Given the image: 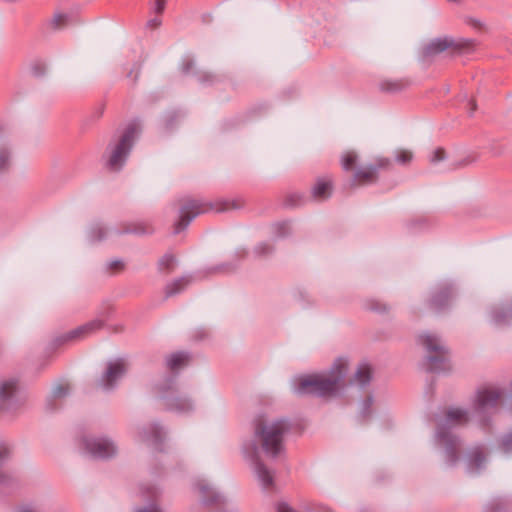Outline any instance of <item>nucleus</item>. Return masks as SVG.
<instances>
[{
    "label": "nucleus",
    "mask_w": 512,
    "mask_h": 512,
    "mask_svg": "<svg viewBox=\"0 0 512 512\" xmlns=\"http://www.w3.org/2000/svg\"><path fill=\"white\" fill-rule=\"evenodd\" d=\"M451 458H452V461H454V460H455V456H454V454H453V453H451Z\"/></svg>",
    "instance_id": "a19ab883"
},
{
    "label": "nucleus",
    "mask_w": 512,
    "mask_h": 512,
    "mask_svg": "<svg viewBox=\"0 0 512 512\" xmlns=\"http://www.w3.org/2000/svg\"><path fill=\"white\" fill-rule=\"evenodd\" d=\"M372 378V369L371 367L366 364H360L355 375H354V382L363 387L369 384L370 380Z\"/></svg>",
    "instance_id": "2eb2a0df"
},
{
    "label": "nucleus",
    "mask_w": 512,
    "mask_h": 512,
    "mask_svg": "<svg viewBox=\"0 0 512 512\" xmlns=\"http://www.w3.org/2000/svg\"><path fill=\"white\" fill-rule=\"evenodd\" d=\"M141 70L142 64L140 62H136L132 65L130 71L127 73V77L131 79L133 84H136L138 82Z\"/></svg>",
    "instance_id": "393cba45"
},
{
    "label": "nucleus",
    "mask_w": 512,
    "mask_h": 512,
    "mask_svg": "<svg viewBox=\"0 0 512 512\" xmlns=\"http://www.w3.org/2000/svg\"><path fill=\"white\" fill-rule=\"evenodd\" d=\"M453 44L454 41L448 37L434 39L424 48V56H435L447 49L453 48Z\"/></svg>",
    "instance_id": "9b49d317"
},
{
    "label": "nucleus",
    "mask_w": 512,
    "mask_h": 512,
    "mask_svg": "<svg viewBox=\"0 0 512 512\" xmlns=\"http://www.w3.org/2000/svg\"><path fill=\"white\" fill-rule=\"evenodd\" d=\"M190 282H191V279L188 277H181V278L171 281L165 287L166 296L170 297V296H173V295L181 292L189 285Z\"/></svg>",
    "instance_id": "dca6fc26"
},
{
    "label": "nucleus",
    "mask_w": 512,
    "mask_h": 512,
    "mask_svg": "<svg viewBox=\"0 0 512 512\" xmlns=\"http://www.w3.org/2000/svg\"><path fill=\"white\" fill-rule=\"evenodd\" d=\"M469 23H470V25H472L475 28H481L482 27V23L479 20L472 19V20H470Z\"/></svg>",
    "instance_id": "c9c22d12"
},
{
    "label": "nucleus",
    "mask_w": 512,
    "mask_h": 512,
    "mask_svg": "<svg viewBox=\"0 0 512 512\" xmlns=\"http://www.w3.org/2000/svg\"><path fill=\"white\" fill-rule=\"evenodd\" d=\"M104 326V321L101 319L91 320L75 329L70 330L64 335L66 341L69 340H81L84 339L97 331L101 330Z\"/></svg>",
    "instance_id": "1a4fd4ad"
},
{
    "label": "nucleus",
    "mask_w": 512,
    "mask_h": 512,
    "mask_svg": "<svg viewBox=\"0 0 512 512\" xmlns=\"http://www.w3.org/2000/svg\"><path fill=\"white\" fill-rule=\"evenodd\" d=\"M473 160L466 161L465 164L472 163Z\"/></svg>",
    "instance_id": "79ce46f5"
},
{
    "label": "nucleus",
    "mask_w": 512,
    "mask_h": 512,
    "mask_svg": "<svg viewBox=\"0 0 512 512\" xmlns=\"http://www.w3.org/2000/svg\"><path fill=\"white\" fill-rule=\"evenodd\" d=\"M161 25V19L159 17H155L147 22V26L150 28H157Z\"/></svg>",
    "instance_id": "72a5a7b5"
},
{
    "label": "nucleus",
    "mask_w": 512,
    "mask_h": 512,
    "mask_svg": "<svg viewBox=\"0 0 512 512\" xmlns=\"http://www.w3.org/2000/svg\"><path fill=\"white\" fill-rule=\"evenodd\" d=\"M189 361V356L183 352H177L170 355L167 359V366L171 370L179 369L185 366Z\"/></svg>",
    "instance_id": "6ab92c4d"
},
{
    "label": "nucleus",
    "mask_w": 512,
    "mask_h": 512,
    "mask_svg": "<svg viewBox=\"0 0 512 512\" xmlns=\"http://www.w3.org/2000/svg\"><path fill=\"white\" fill-rule=\"evenodd\" d=\"M242 207V203L237 201H215V202H200L196 200H187L180 209L179 220L174 225V233L178 234L188 227L190 222L198 215L207 213L209 211L224 212L231 209H238Z\"/></svg>",
    "instance_id": "7ed1b4c3"
},
{
    "label": "nucleus",
    "mask_w": 512,
    "mask_h": 512,
    "mask_svg": "<svg viewBox=\"0 0 512 512\" xmlns=\"http://www.w3.org/2000/svg\"><path fill=\"white\" fill-rule=\"evenodd\" d=\"M83 444L86 451L95 458H108L116 452L113 443L107 439L85 438Z\"/></svg>",
    "instance_id": "6e6552de"
},
{
    "label": "nucleus",
    "mask_w": 512,
    "mask_h": 512,
    "mask_svg": "<svg viewBox=\"0 0 512 512\" xmlns=\"http://www.w3.org/2000/svg\"><path fill=\"white\" fill-rule=\"evenodd\" d=\"M8 455V450L4 447H0V460Z\"/></svg>",
    "instance_id": "e433bc0d"
},
{
    "label": "nucleus",
    "mask_w": 512,
    "mask_h": 512,
    "mask_svg": "<svg viewBox=\"0 0 512 512\" xmlns=\"http://www.w3.org/2000/svg\"><path fill=\"white\" fill-rule=\"evenodd\" d=\"M478 46V42L475 39H459L454 41L453 49L457 51H474Z\"/></svg>",
    "instance_id": "4be33fe9"
},
{
    "label": "nucleus",
    "mask_w": 512,
    "mask_h": 512,
    "mask_svg": "<svg viewBox=\"0 0 512 512\" xmlns=\"http://www.w3.org/2000/svg\"><path fill=\"white\" fill-rule=\"evenodd\" d=\"M348 361L338 358L329 372L325 374H311L296 378L292 390L296 395L331 396L334 395L347 373Z\"/></svg>",
    "instance_id": "f257e3e1"
},
{
    "label": "nucleus",
    "mask_w": 512,
    "mask_h": 512,
    "mask_svg": "<svg viewBox=\"0 0 512 512\" xmlns=\"http://www.w3.org/2000/svg\"><path fill=\"white\" fill-rule=\"evenodd\" d=\"M445 158V152L442 148H437L433 151L431 162L436 163L442 161Z\"/></svg>",
    "instance_id": "c85d7f7f"
},
{
    "label": "nucleus",
    "mask_w": 512,
    "mask_h": 512,
    "mask_svg": "<svg viewBox=\"0 0 512 512\" xmlns=\"http://www.w3.org/2000/svg\"><path fill=\"white\" fill-rule=\"evenodd\" d=\"M7 160V156H0V167L5 163Z\"/></svg>",
    "instance_id": "ea45409f"
},
{
    "label": "nucleus",
    "mask_w": 512,
    "mask_h": 512,
    "mask_svg": "<svg viewBox=\"0 0 512 512\" xmlns=\"http://www.w3.org/2000/svg\"><path fill=\"white\" fill-rule=\"evenodd\" d=\"M419 341L429 353L426 363L427 370H439L446 359L447 349L445 346L436 335L430 333L421 335Z\"/></svg>",
    "instance_id": "39448f33"
},
{
    "label": "nucleus",
    "mask_w": 512,
    "mask_h": 512,
    "mask_svg": "<svg viewBox=\"0 0 512 512\" xmlns=\"http://www.w3.org/2000/svg\"><path fill=\"white\" fill-rule=\"evenodd\" d=\"M19 512H35V511L30 507H24Z\"/></svg>",
    "instance_id": "58836bf2"
},
{
    "label": "nucleus",
    "mask_w": 512,
    "mask_h": 512,
    "mask_svg": "<svg viewBox=\"0 0 512 512\" xmlns=\"http://www.w3.org/2000/svg\"><path fill=\"white\" fill-rule=\"evenodd\" d=\"M177 264V259L172 254H165L158 262L160 271L170 273L174 270Z\"/></svg>",
    "instance_id": "412c9836"
},
{
    "label": "nucleus",
    "mask_w": 512,
    "mask_h": 512,
    "mask_svg": "<svg viewBox=\"0 0 512 512\" xmlns=\"http://www.w3.org/2000/svg\"><path fill=\"white\" fill-rule=\"evenodd\" d=\"M165 10V0H155L154 12L161 15Z\"/></svg>",
    "instance_id": "c756f323"
},
{
    "label": "nucleus",
    "mask_w": 512,
    "mask_h": 512,
    "mask_svg": "<svg viewBox=\"0 0 512 512\" xmlns=\"http://www.w3.org/2000/svg\"><path fill=\"white\" fill-rule=\"evenodd\" d=\"M109 268L113 271H120L123 269L124 264L121 260H114L108 264Z\"/></svg>",
    "instance_id": "7c9ffc66"
},
{
    "label": "nucleus",
    "mask_w": 512,
    "mask_h": 512,
    "mask_svg": "<svg viewBox=\"0 0 512 512\" xmlns=\"http://www.w3.org/2000/svg\"><path fill=\"white\" fill-rule=\"evenodd\" d=\"M484 462V457L482 450L480 448L474 449L469 456V467L471 470H478L482 463Z\"/></svg>",
    "instance_id": "5701e85b"
},
{
    "label": "nucleus",
    "mask_w": 512,
    "mask_h": 512,
    "mask_svg": "<svg viewBox=\"0 0 512 512\" xmlns=\"http://www.w3.org/2000/svg\"><path fill=\"white\" fill-rule=\"evenodd\" d=\"M126 370L127 366L123 359L109 362L102 378L103 387L106 389L111 388L114 383L125 374Z\"/></svg>",
    "instance_id": "9d476101"
},
{
    "label": "nucleus",
    "mask_w": 512,
    "mask_h": 512,
    "mask_svg": "<svg viewBox=\"0 0 512 512\" xmlns=\"http://www.w3.org/2000/svg\"><path fill=\"white\" fill-rule=\"evenodd\" d=\"M67 22V16L64 14H57L52 19V24L55 28H60Z\"/></svg>",
    "instance_id": "cd10ccee"
},
{
    "label": "nucleus",
    "mask_w": 512,
    "mask_h": 512,
    "mask_svg": "<svg viewBox=\"0 0 512 512\" xmlns=\"http://www.w3.org/2000/svg\"><path fill=\"white\" fill-rule=\"evenodd\" d=\"M138 134V126L131 124L125 129L119 141L110 146V156L107 165L111 170L117 171L122 167Z\"/></svg>",
    "instance_id": "20e7f679"
},
{
    "label": "nucleus",
    "mask_w": 512,
    "mask_h": 512,
    "mask_svg": "<svg viewBox=\"0 0 512 512\" xmlns=\"http://www.w3.org/2000/svg\"><path fill=\"white\" fill-rule=\"evenodd\" d=\"M258 249H261V253H266L267 250H268V246L267 245H261L258 247Z\"/></svg>",
    "instance_id": "4c0bfd02"
},
{
    "label": "nucleus",
    "mask_w": 512,
    "mask_h": 512,
    "mask_svg": "<svg viewBox=\"0 0 512 512\" xmlns=\"http://www.w3.org/2000/svg\"><path fill=\"white\" fill-rule=\"evenodd\" d=\"M255 474L264 488H269L273 485V474L259 461L255 462Z\"/></svg>",
    "instance_id": "ddd939ff"
},
{
    "label": "nucleus",
    "mask_w": 512,
    "mask_h": 512,
    "mask_svg": "<svg viewBox=\"0 0 512 512\" xmlns=\"http://www.w3.org/2000/svg\"><path fill=\"white\" fill-rule=\"evenodd\" d=\"M396 161L400 164H408L413 159V153L409 150L401 149L396 152Z\"/></svg>",
    "instance_id": "b1692460"
},
{
    "label": "nucleus",
    "mask_w": 512,
    "mask_h": 512,
    "mask_svg": "<svg viewBox=\"0 0 512 512\" xmlns=\"http://www.w3.org/2000/svg\"><path fill=\"white\" fill-rule=\"evenodd\" d=\"M391 160L386 157H378L370 165L359 167L353 175V183L364 185L375 182L378 179V171L390 168Z\"/></svg>",
    "instance_id": "423d86ee"
},
{
    "label": "nucleus",
    "mask_w": 512,
    "mask_h": 512,
    "mask_svg": "<svg viewBox=\"0 0 512 512\" xmlns=\"http://www.w3.org/2000/svg\"><path fill=\"white\" fill-rule=\"evenodd\" d=\"M468 421L467 412L461 408H451L447 411L446 422L449 425L464 424Z\"/></svg>",
    "instance_id": "a211bd4d"
},
{
    "label": "nucleus",
    "mask_w": 512,
    "mask_h": 512,
    "mask_svg": "<svg viewBox=\"0 0 512 512\" xmlns=\"http://www.w3.org/2000/svg\"><path fill=\"white\" fill-rule=\"evenodd\" d=\"M449 294L447 291H441L433 296L431 304L434 308H440L445 302H447Z\"/></svg>",
    "instance_id": "a878e982"
},
{
    "label": "nucleus",
    "mask_w": 512,
    "mask_h": 512,
    "mask_svg": "<svg viewBox=\"0 0 512 512\" xmlns=\"http://www.w3.org/2000/svg\"><path fill=\"white\" fill-rule=\"evenodd\" d=\"M19 390L16 379H7L0 382V399L5 401L11 399Z\"/></svg>",
    "instance_id": "f8f14e48"
},
{
    "label": "nucleus",
    "mask_w": 512,
    "mask_h": 512,
    "mask_svg": "<svg viewBox=\"0 0 512 512\" xmlns=\"http://www.w3.org/2000/svg\"><path fill=\"white\" fill-rule=\"evenodd\" d=\"M69 387L66 384H59L53 389V396L55 398H60L68 394Z\"/></svg>",
    "instance_id": "bb28decb"
},
{
    "label": "nucleus",
    "mask_w": 512,
    "mask_h": 512,
    "mask_svg": "<svg viewBox=\"0 0 512 512\" xmlns=\"http://www.w3.org/2000/svg\"><path fill=\"white\" fill-rule=\"evenodd\" d=\"M358 154L355 151L349 150L341 156V166L345 171H350L356 167L358 162Z\"/></svg>",
    "instance_id": "aec40b11"
},
{
    "label": "nucleus",
    "mask_w": 512,
    "mask_h": 512,
    "mask_svg": "<svg viewBox=\"0 0 512 512\" xmlns=\"http://www.w3.org/2000/svg\"><path fill=\"white\" fill-rule=\"evenodd\" d=\"M501 396L502 392L494 386L480 388L476 392L473 408L476 412H484L495 407Z\"/></svg>",
    "instance_id": "0eeeda50"
},
{
    "label": "nucleus",
    "mask_w": 512,
    "mask_h": 512,
    "mask_svg": "<svg viewBox=\"0 0 512 512\" xmlns=\"http://www.w3.org/2000/svg\"><path fill=\"white\" fill-rule=\"evenodd\" d=\"M332 185L327 179H319L312 189L313 196L318 199H325L331 194Z\"/></svg>",
    "instance_id": "f3484780"
},
{
    "label": "nucleus",
    "mask_w": 512,
    "mask_h": 512,
    "mask_svg": "<svg viewBox=\"0 0 512 512\" xmlns=\"http://www.w3.org/2000/svg\"><path fill=\"white\" fill-rule=\"evenodd\" d=\"M277 512H295L288 504L279 503L277 505Z\"/></svg>",
    "instance_id": "473e14b6"
},
{
    "label": "nucleus",
    "mask_w": 512,
    "mask_h": 512,
    "mask_svg": "<svg viewBox=\"0 0 512 512\" xmlns=\"http://www.w3.org/2000/svg\"><path fill=\"white\" fill-rule=\"evenodd\" d=\"M289 429V423L284 419H260L255 426V436L261 442L264 452L274 458L284 451V437Z\"/></svg>",
    "instance_id": "f03ea898"
},
{
    "label": "nucleus",
    "mask_w": 512,
    "mask_h": 512,
    "mask_svg": "<svg viewBox=\"0 0 512 512\" xmlns=\"http://www.w3.org/2000/svg\"><path fill=\"white\" fill-rule=\"evenodd\" d=\"M504 451H509L512 447V434H508L502 442Z\"/></svg>",
    "instance_id": "2f4dec72"
},
{
    "label": "nucleus",
    "mask_w": 512,
    "mask_h": 512,
    "mask_svg": "<svg viewBox=\"0 0 512 512\" xmlns=\"http://www.w3.org/2000/svg\"><path fill=\"white\" fill-rule=\"evenodd\" d=\"M137 512H162L158 507H150L145 509H140Z\"/></svg>",
    "instance_id": "f704fd0d"
},
{
    "label": "nucleus",
    "mask_w": 512,
    "mask_h": 512,
    "mask_svg": "<svg viewBox=\"0 0 512 512\" xmlns=\"http://www.w3.org/2000/svg\"><path fill=\"white\" fill-rule=\"evenodd\" d=\"M409 84L407 79H386L381 82L380 87L383 91L394 93L404 90Z\"/></svg>",
    "instance_id": "4468645a"
}]
</instances>
